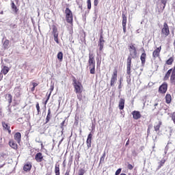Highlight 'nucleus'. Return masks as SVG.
I'll list each match as a JSON object with an SVG mask.
<instances>
[{"label": "nucleus", "instance_id": "f257e3e1", "mask_svg": "<svg viewBox=\"0 0 175 175\" xmlns=\"http://www.w3.org/2000/svg\"><path fill=\"white\" fill-rule=\"evenodd\" d=\"M72 85L74 87L75 92L77 94V99L79 100H81L83 96H81V93L83 92V90L84 88L83 87V84L76 78H74L72 80Z\"/></svg>", "mask_w": 175, "mask_h": 175}, {"label": "nucleus", "instance_id": "f03ea898", "mask_svg": "<svg viewBox=\"0 0 175 175\" xmlns=\"http://www.w3.org/2000/svg\"><path fill=\"white\" fill-rule=\"evenodd\" d=\"M130 55H129L126 60V73L129 77H131V68H132V58L135 59L137 57V50H130Z\"/></svg>", "mask_w": 175, "mask_h": 175}, {"label": "nucleus", "instance_id": "7ed1b4c3", "mask_svg": "<svg viewBox=\"0 0 175 175\" xmlns=\"http://www.w3.org/2000/svg\"><path fill=\"white\" fill-rule=\"evenodd\" d=\"M95 55L94 53H89L88 66L90 75H95Z\"/></svg>", "mask_w": 175, "mask_h": 175}, {"label": "nucleus", "instance_id": "20e7f679", "mask_svg": "<svg viewBox=\"0 0 175 175\" xmlns=\"http://www.w3.org/2000/svg\"><path fill=\"white\" fill-rule=\"evenodd\" d=\"M65 14L66 20L68 24H73V12H72V10L69 8H66Z\"/></svg>", "mask_w": 175, "mask_h": 175}, {"label": "nucleus", "instance_id": "39448f33", "mask_svg": "<svg viewBox=\"0 0 175 175\" xmlns=\"http://www.w3.org/2000/svg\"><path fill=\"white\" fill-rule=\"evenodd\" d=\"M105 43H106V41L103 38V29H101V31L100 33V38L98 42V46L99 47L100 51H102L103 50V47H105Z\"/></svg>", "mask_w": 175, "mask_h": 175}, {"label": "nucleus", "instance_id": "423d86ee", "mask_svg": "<svg viewBox=\"0 0 175 175\" xmlns=\"http://www.w3.org/2000/svg\"><path fill=\"white\" fill-rule=\"evenodd\" d=\"M161 33L164 35L165 38L167 36H169V35L170 34V31L169 30V25H167V23H163V27L161 30Z\"/></svg>", "mask_w": 175, "mask_h": 175}, {"label": "nucleus", "instance_id": "0eeeda50", "mask_svg": "<svg viewBox=\"0 0 175 175\" xmlns=\"http://www.w3.org/2000/svg\"><path fill=\"white\" fill-rule=\"evenodd\" d=\"M14 94L16 98H21V95H23V89H21V87H15L14 90Z\"/></svg>", "mask_w": 175, "mask_h": 175}, {"label": "nucleus", "instance_id": "6e6552de", "mask_svg": "<svg viewBox=\"0 0 175 175\" xmlns=\"http://www.w3.org/2000/svg\"><path fill=\"white\" fill-rule=\"evenodd\" d=\"M54 38L55 42L57 44H59V40H58V30L57 29V27L54 26L53 27V32H52Z\"/></svg>", "mask_w": 175, "mask_h": 175}, {"label": "nucleus", "instance_id": "1a4fd4ad", "mask_svg": "<svg viewBox=\"0 0 175 175\" xmlns=\"http://www.w3.org/2000/svg\"><path fill=\"white\" fill-rule=\"evenodd\" d=\"M117 73H118L117 70H115L113 72V75L111 78V83H110L111 87H114V84H116V81H117Z\"/></svg>", "mask_w": 175, "mask_h": 175}, {"label": "nucleus", "instance_id": "9d476101", "mask_svg": "<svg viewBox=\"0 0 175 175\" xmlns=\"http://www.w3.org/2000/svg\"><path fill=\"white\" fill-rule=\"evenodd\" d=\"M166 91H167V83L164 82L161 85H160L159 92L160 94H166Z\"/></svg>", "mask_w": 175, "mask_h": 175}, {"label": "nucleus", "instance_id": "9b49d317", "mask_svg": "<svg viewBox=\"0 0 175 175\" xmlns=\"http://www.w3.org/2000/svg\"><path fill=\"white\" fill-rule=\"evenodd\" d=\"M92 131L88 135V139L86 140V144L88 148H91L92 146Z\"/></svg>", "mask_w": 175, "mask_h": 175}, {"label": "nucleus", "instance_id": "f8f14e48", "mask_svg": "<svg viewBox=\"0 0 175 175\" xmlns=\"http://www.w3.org/2000/svg\"><path fill=\"white\" fill-rule=\"evenodd\" d=\"M122 25L123 28V32L125 33L126 32V16L122 14Z\"/></svg>", "mask_w": 175, "mask_h": 175}, {"label": "nucleus", "instance_id": "ddd939ff", "mask_svg": "<svg viewBox=\"0 0 175 175\" xmlns=\"http://www.w3.org/2000/svg\"><path fill=\"white\" fill-rule=\"evenodd\" d=\"M162 49V48L161 46H159V48H157V49H155L153 53H152V57L154 59H155L156 58H157V57H159V53H161V50Z\"/></svg>", "mask_w": 175, "mask_h": 175}, {"label": "nucleus", "instance_id": "4468645a", "mask_svg": "<svg viewBox=\"0 0 175 175\" xmlns=\"http://www.w3.org/2000/svg\"><path fill=\"white\" fill-rule=\"evenodd\" d=\"M132 114L134 120H139V118H142V114H140L139 111H133Z\"/></svg>", "mask_w": 175, "mask_h": 175}, {"label": "nucleus", "instance_id": "2eb2a0df", "mask_svg": "<svg viewBox=\"0 0 175 175\" xmlns=\"http://www.w3.org/2000/svg\"><path fill=\"white\" fill-rule=\"evenodd\" d=\"M118 107L120 110H124V107H125V99H120Z\"/></svg>", "mask_w": 175, "mask_h": 175}, {"label": "nucleus", "instance_id": "dca6fc26", "mask_svg": "<svg viewBox=\"0 0 175 175\" xmlns=\"http://www.w3.org/2000/svg\"><path fill=\"white\" fill-rule=\"evenodd\" d=\"M51 117H53L51 115V109H49L44 124H49V122H50V120H51Z\"/></svg>", "mask_w": 175, "mask_h": 175}, {"label": "nucleus", "instance_id": "f3484780", "mask_svg": "<svg viewBox=\"0 0 175 175\" xmlns=\"http://www.w3.org/2000/svg\"><path fill=\"white\" fill-rule=\"evenodd\" d=\"M146 57H147V55L146 54V52H144L140 56V59L142 62V66H144V65L146 64Z\"/></svg>", "mask_w": 175, "mask_h": 175}, {"label": "nucleus", "instance_id": "a211bd4d", "mask_svg": "<svg viewBox=\"0 0 175 175\" xmlns=\"http://www.w3.org/2000/svg\"><path fill=\"white\" fill-rule=\"evenodd\" d=\"M35 159L38 162H42V161H43V154H42L41 152L37 153L36 154Z\"/></svg>", "mask_w": 175, "mask_h": 175}, {"label": "nucleus", "instance_id": "6ab92c4d", "mask_svg": "<svg viewBox=\"0 0 175 175\" xmlns=\"http://www.w3.org/2000/svg\"><path fill=\"white\" fill-rule=\"evenodd\" d=\"M160 9L162 12H163V10H165V8H166V3H167V0H160Z\"/></svg>", "mask_w": 175, "mask_h": 175}, {"label": "nucleus", "instance_id": "aec40b11", "mask_svg": "<svg viewBox=\"0 0 175 175\" xmlns=\"http://www.w3.org/2000/svg\"><path fill=\"white\" fill-rule=\"evenodd\" d=\"M14 139L16 140V142H17V143H20V142H21V133H16L14 135Z\"/></svg>", "mask_w": 175, "mask_h": 175}, {"label": "nucleus", "instance_id": "412c9836", "mask_svg": "<svg viewBox=\"0 0 175 175\" xmlns=\"http://www.w3.org/2000/svg\"><path fill=\"white\" fill-rule=\"evenodd\" d=\"M2 126L4 129H7V131H8L9 133H12V131L10 130V126L8 125V123L3 122Z\"/></svg>", "mask_w": 175, "mask_h": 175}, {"label": "nucleus", "instance_id": "4be33fe9", "mask_svg": "<svg viewBox=\"0 0 175 175\" xmlns=\"http://www.w3.org/2000/svg\"><path fill=\"white\" fill-rule=\"evenodd\" d=\"M173 70V68H170V70H167L166 72L165 77H164V80H169V77H170V75H172V72Z\"/></svg>", "mask_w": 175, "mask_h": 175}, {"label": "nucleus", "instance_id": "5701e85b", "mask_svg": "<svg viewBox=\"0 0 175 175\" xmlns=\"http://www.w3.org/2000/svg\"><path fill=\"white\" fill-rule=\"evenodd\" d=\"M162 125V122L159 121L157 124L154 126V129L155 132H159V129H161V126Z\"/></svg>", "mask_w": 175, "mask_h": 175}, {"label": "nucleus", "instance_id": "b1692460", "mask_svg": "<svg viewBox=\"0 0 175 175\" xmlns=\"http://www.w3.org/2000/svg\"><path fill=\"white\" fill-rule=\"evenodd\" d=\"M5 97L8 101L9 105H11L12 102H13V96H12L10 94H8L5 95Z\"/></svg>", "mask_w": 175, "mask_h": 175}, {"label": "nucleus", "instance_id": "393cba45", "mask_svg": "<svg viewBox=\"0 0 175 175\" xmlns=\"http://www.w3.org/2000/svg\"><path fill=\"white\" fill-rule=\"evenodd\" d=\"M10 146L14 150H17V148H18L17 144H16V142H14V141H13V140L10 141Z\"/></svg>", "mask_w": 175, "mask_h": 175}, {"label": "nucleus", "instance_id": "a878e982", "mask_svg": "<svg viewBox=\"0 0 175 175\" xmlns=\"http://www.w3.org/2000/svg\"><path fill=\"white\" fill-rule=\"evenodd\" d=\"M31 167H32V165L31 163L25 164L23 167V170L25 172H29L31 170Z\"/></svg>", "mask_w": 175, "mask_h": 175}, {"label": "nucleus", "instance_id": "bb28decb", "mask_svg": "<svg viewBox=\"0 0 175 175\" xmlns=\"http://www.w3.org/2000/svg\"><path fill=\"white\" fill-rule=\"evenodd\" d=\"M10 43V41H9V40H5L3 44V49H5V50H8V49H9Z\"/></svg>", "mask_w": 175, "mask_h": 175}, {"label": "nucleus", "instance_id": "cd10ccee", "mask_svg": "<svg viewBox=\"0 0 175 175\" xmlns=\"http://www.w3.org/2000/svg\"><path fill=\"white\" fill-rule=\"evenodd\" d=\"M170 81L171 84H172L173 85H175V74H174V72L171 74Z\"/></svg>", "mask_w": 175, "mask_h": 175}, {"label": "nucleus", "instance_id": "c85d7f7f", "mask_svg": "<svg viewBox=\"0 0 175 175\" xmlns=\"http://www.w3.org/2000/svg\"><path fill=\"white\" fill-rule=\"evenodd\" d=\"M165 102L166 103H167V105H169V103H170L172 102V95L167 94L165 96Z\"/></svg>", "mask_w": 175, "mask_h": 175}, {"label": "nucleus", "instance_id": "c756f323", "mask_svg": "<svg viewBox=\"0 0 175 175\" xmlns=\"http://www.w3.org/2000/svg\"><path fill=\"white\" fill-rule=\"evenodd\" d=\"M11 8L13 12H14V13H17V12H18V9L17 8V6H16V4H14V2L13 1L11 3Z\"/></svg>", "mask_w": 175, "mask_h": 175}, {"label": "nucleus", "instance_id": "7c9ffc66", "mask_svg": "<svg viewBox=\"0 0 175 175\" xmlns=\"http://www.w3.org/2000/svg\"><path fill=\"white\" fill-rule=\"evenodd\" d=\"M55 175H59V164H55Z\"/></svg>", "mask_w": 175, "mask_h": 175}, {"label": "nucleus", "instance_id": "2f4dec72", "mask_svg": "<svg viewBox=\"0 0 175 175\" xmlns=\"http://www.w3.org/2000/svg\"><path fill=\"white\" fill-rule=\"evenodd\" d=\"M57 59L60 62H62V59H64V53L62 52H59L57 53Z\"/></svg>", "mask_w": 175, "mask_h": 175}, {"label": "nucleus", "instance_id": "473e14b6", "mask_svg": "<svg viewBox=\"0 0 175 175\" xmlns=\"http://www.w3.org/2000/svg\"><path fill=\"white\" fill-rule=\"evenodd\" d=\"M174 62V57H171L169 58V59H167L165 62V64L167 65H172L173 64V62Z\"/></svg>", "mask_w": 175, "mask_h": 175}, {"label": "nucleus", "instance_id": "72a5a7b5", "mask_svg": "<svg viewBox=\"0 0 175 175\" xmlns=\"http://www.w3.org/2000/svg\"><path fill=\"white\" fill-rule=\"evenodd\" d=\"M1 73H3V75H8V73H9L8 67L4 66L3 68L1 70Z\"/></svg>", "mask_w": 175, "mask_h": 175}, {"label": "nucleus", "instance_id": "f704fd0d", "mask_svg": "<svg viewBox=\"0 0 175 175\" xmlns=\"http://www.w3.org/2000/svg\"><path fill=\"white\" fill-rule=\"evenodd\" d=\"M129 51H131V50H132V51H133L137 50V49L135 47V44H131L129 46Z\"/></svg>", "mask_w": 175, "mask_h": 175}, {"label": "nucleus", "instance_id": "c9c22d12", "mask_svg": "<svg viewBox=\"0 0 175 175\" xmlns=\"http://www.w3.org/2000/svg\"><path fill=\"white\" fill-rule=\"evenodd\" d=\"M51 95V92H50L49 94V93L46 94L47 98L45 100L44 105H47V103L49 102V99H50Z\"/></svg>", "mask_w": 175, "mask_h": 175}, {"label": "nucleus", "instance_id": "e433bc0d", "mask_svg": "<svg viewBox=\"0 0 175 175\" xmlns=\"http://www.w3.org/2000/svg\"><path fill=\"white\" fill-rule=\"evenodd\" d=\"M36 107L37 111H38L37 114L39 115L40 113V107L39 106V103H36Z\"/></svg>", "mask_w": 175, "mask_h": 175}, {"label": "nucleus", "instance_id": "4c0bfd02", "mask_svg": "<svg viewBox=\"0 0 175 175\" xmlns=\"http://www.w3.org/2000/svg\"><path fill=\"white\" fill-rule=\"evenodd\" d=\"M165 160H161L159 162V169H161V167H162V166H163V164L165 163Z\"/></svg>", "mask_w": 175, "mask_h": 175}, {"label": "nucleus", "instance_id": "58836bf2", "mask_svg": "<svg viewBox=\"0 0 175 175\" xmlns=\"http://www.w3.org/2000/svg\"><path fill=\"white\" fill-rule=\"evenodd\" d=\"M84 173H85V170H84V169L79 170V175H84Z\"/></svg>", "mask_w": 175, "mask_h": 175}, {"label": "nucleus", "instance_id": "ea45409f", "mask_svg": "<svg viewBox=\"0 0 175 175\" xmlns=\"http://www.w3.org/2000/svg\"><path fill=\"white\" fill-rule=\"evenodd\" d=\"M87 3H88V9L90 10L91 9V0H88Z\"/></svg>", "mask_w": 175, "mask_h": 175}, {"label": "nucleus", "instance_id": "a19ab883", "mask_svg": "<svg viewBox=\"0 0 175 175\" xmlns=\"http://www.w3.org/2000/svg\"><path fill=\"white\" fill-rule=\"evenodd\" d=\"M100 163H105V157H100L99 165H100Z\"/></svg>", "mask_w": 175, "mask_h": 175}, {"label": "nucleus", "instance_id": "79ce46f5", "mask_svg": "<svg viewBox=\"0 0 175 175\" xmlns=\"http://www.w3.org/2000/svg\"><path fill=\"white\" fill-rule=\"evenodd\" d=\"M121 168H119L116 172V175H120V173H121Z\"/></svg>", "mask_w": 175, "mask_h": 175}, {"label": "nucleus", "instance_id": "37998d69", "mask_svg": "<svg viewBox=\"0 0 175 175\" xmlns=\"http://www.w3.org/2000/svg\"><path fill=\"white\" fill-rule=\"evenodd\" d=\"M127 167L129 169V170H132V169H133V165H132V164H129Z\"/></svg>", "mask_w": 175, "mask_h": 175}, {"label": "nucleus", "instance_id": "c03bdc74", "mask_svg": "<svg viewBox=\"0 0 175 175\" xmlns=\"http://www.w3.org/2000/svg\"><path fill=\"white\" fill-rule=\"evenodd\" d=\"M152 128V125H149L147 129V133L148 135L150 133V129Z\"/></svg>", "mask_w": 175, "mask_h": 175}, {"label": "nucleus", "instance_id": "a18cd8bd", "mask_svg": "<svg viewBox=\"0 0 175 175\" xmlns=\"http://www.w3.org/2000/svg\"><path fill=\"white\" fill-rule=\"evenodd\" d=\"M98 3H99V0H94V6H98Z\"/></svg>", "mask_w": 175, "mask_h": 175}, {"label": "nucleus", "instance_id": "49530a36", "mask_svg": "<svg viewBox=\"0 0 175 175\" xmlns=\"http://www.w3.org/2000/svg\"><path fill=\"white\" fill-rule=\"evenodd\" d=\"M169 150V146L168 144L165 146V154H167V150Z\"/></svg>", "mask_w": 175, "mask_h": 175}, {"label": "nucleus", "instance_id": "de8ad7c7", "mask_svg": "<svg viewBox=\"0 0 175 175\" xmlns=\"http://www.w3.org/2000/svg\"><path fill=\"white\" fill-rule=\"evenodd\" d=\"M32 85L36 88V87H38V84L35 82H32Z\"/></svg>", "mask_w": 175, "mask_h": 175}, {"label": "nucleus", "instance_id": "09e8293b", "mask_svg": "<svg viewBox=\"0 0 175 175\" xmlns=\"http://www.w3.org/2000/svg\"><path fill=\"white\" fill-rule=\"evenodd\" d=\"M70 173V170H67L64 175H69Z\"/></svg>", "mask_w": 175, "mask_h": 175}, {"label": "nucleus", "instance_id": "8fccbe9b", "mask_svg": "<svg viewBox=\"0 0 175 175\" xmlns=\"http://www.w3.org/2000/svg\"><path fill=\"white\" fill-rule=\"evenodd\" d=\"M11 28H17V25H10Z\"/></svg>", "mask_w": 175, "mask_h": 175}, {"label": "nucleus", "instance_id": "3c124183", "mask_svg": "<svg viewBox=\"0 0 175 175\" xmlns=\"http://www.w3.org/2000/svg\"><path fill=\"white\" fill-rule=\"evenodd\" d=\"M102 157H103V158H106V152H103Z\"/></svg>", "mask_w": 175, "mask_h": 175}, {"label": "nucleus", "instance_id": "603ef678", "mask_svg": "<svg viewBox=\"0 0 175 175\" xmlns=\"http://www.w3.org/2000/svg\"><path fill=\"white\" fill-rule=\"evenodd\" d=\"M65 121L64 120L62 123H61V126H64V125H65Z\"/></svg>", "mask_w": 175, "mask_h": 175}, {"label": "nucleus", "instance_id": "864d4df0", "mask_svg": "<svg viewBox=\"0 0 175 175\" xmlns=\"http://www.w3.org/2000/svg\"><path fill=\"white\" fill-rule=\"evenodd\" d=\"M172 73L175 74V66H174V68H173V70L172 71Z\"/></svg>", "mask_w": 175, "mask_h": 175}, {"label": "nucleus", "instance_id": "5fc2aeb1", "mask_svg": "<svg viewBox=\"0 0 175 175\" xmlns=\"http://www.w3.org/2000/svg\"><path fill=\"white\" fill-rule=\"evenodd\" d=\"M31 91L32 92H33V91H35V88H34L33 86L31 88Z\"/></svg>", "mask_w": 175, "mask_h": 175}, {"label": "nucleus", "instance_id": "6e6d98bb", "mask_svg": "<svg viewBox=\"0 0 175 175\" xmlns=\"http://www.w3.org/2000/svg\"><path fill=\"white\" fill-rule=\"evenodd\" d=\"M126 146H129V139H128V141L126 142Z\"/></svg>", "mask_w": 175, "mask_h": 175}, {"label": "nucleus", "instance_id": "4d7b16f0", "mask_svg": "<svg viewBox=\"0 0 175 175\" xmlns=\"http://www.w3.org/2000/svg\"><path fill=\"white\" fill-rule=\"evenodd\" d=\"M122 78H120V84H122Z\"/></svg>", "mask_w": 175, "mask_h": 175}, {"label": "nucleus", "instance_id": "13d9d810", "mask_svg": "<svg viewBox=\"0 0 175 175\" xmlns=\"http://www.w3.org/2000/svg\"><path fill=\"white\" fill-rule=\"evenodd\" d=\"M118 88H119V90L122 88L121 83H120V85H118Z\"/></svg>", "mask_w": 175, "mask_h": 175}, {"label": "nucleus", "instance_id": "bf43d9fd", "mask_svg": "<svg viewBox=\"0 0 175 175\" xmlns=\"http://www.w3.org/2000/svg\"><path fill=\"white\" fill-rule=\"evenodd\" d=\"M60 128H61L62 131H64V126H61Z\"/></svg>", "mask_w": 175, "mask_h": 175}, {"label": "nucleus", "instance_id": "052dcab7", "mask_svg": "<svg viewBox=\"0 0 175 175\" xmlns=\"http://www.w3.org/2000/svg\"><path fill=\"white\" fill-rule=\"evenodd\" d=\"M4 165H5V164L0 165V169L3 167Z\"/></svg>", "mask_w": 175, "mask_h": 175}, {"label": "nucleus", "instance_id": "680f3d73", "mask_svg": "<svg viewBox=\"0 0 175 175\" xmlns=\"http://www.w3.org/2000/svg\"><path fill=\"white\" fill-rule=\"evenodd\" d=\"M157 105H158V103H155L154 104V107H157Z\"/></svg>", "mask_w": 175, "mask_h": 175}, {"label": "nucleus", "instance_id": "e2e57ef3", "mask_svg": "<svg viewBox=\"0 0 175 175\" xmlns=\"http://www.w3.org/2000/svg\"><path fill=\"white\" fill-rule=\"evenodd\" d=\"M64 139H62L60 142H59V144H61V143H62V141H63Z\"/></svg>", "mask_w": 175, "mask_h": 175}, {"label": "nucleus", "instance_id": "0e129e2a", "mask_svg": "<svg viewBox=\"0 0 175 175\" xmlns=\"http://www.w3.org/2000/svg\"><path fill=\"white\" fill-rule=\"evenodd\" d=\"M0 14H3V11H1V12H0Z\"/></svg>", "mask_w": 175, "mask_h": 175}, {"label": "nucleus", "instance_id": "69168bd1", "mask_svg": "<svg viewBox=\"0 0 175 175\" xmlns=\"http://www.w3.org/2000/svg\"><path fill=\"white\" fill-rule=\"evenodd\" d=\"M120 175H126V174H121Z\"/></svg>", "mask_w": 175, "mask_h": 175}, {"label": "nucleus", "instance_id": "338daca9", "mask_svg": "<svg viewBox=\"0 0 175 175\" xmlns=\"http://www.w3.org/2000/svg\"><path fill=\"white\" fill-rule=\"evenodd\" d=\"M63 133H64V131L62 130V134H63Z\"/></svg>", "mask_w": 175, "mask_h": 175}, {"label": "nucleus", "instance_id": "774afa93", "mask_svg": "<svg viewBox=\"0 0 175 175\" xmlns=\"http://www.w3.org/2000/svg\"><path fill=\"white\" fill-rule=\"evenodd\" d=\"M70 161L72 162V157L70 158Z\"/></svg>", "mask_w": 175, "mask_h": 175}]
</instances>
